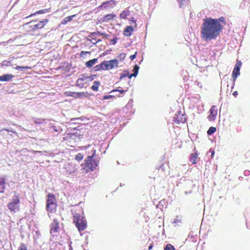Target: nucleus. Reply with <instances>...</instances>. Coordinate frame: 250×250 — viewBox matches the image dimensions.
Here are the masks:
<instances>
[{"instance_id": "f257e3e1", "label": "nucleus", "mask_w": 250, "mask_h": 250, "mask_svg": "<svg viewBox=\"0 0 250 250\" xmlns=\"http://www.w3.org/2000/svg\"><path fill=\"white\" fill-rule=\"evenodd\" d=\"M203 21L201 38L207 41L216 39L220 34L218 31L219 25L215 19L209 17L203 19Z\"/></svg>"}, {"instance_id": "f03ea898", "label": "nucleus", "mask_w": 250, "mask_h": 250, "mask_svg": "<svg viewBox=\"0 0 250 250\" xmlns=\"http://www.w3.org/2000/svg\"><path fill=\"white\" fill-rule=\"evenodd\" d=\"M73 223L79 231L84 230L86 229L87 223L83 215V212L81 208L72 210Z\"/></svg>"}, {"instance_id": "7ed1b4c3", "label": "nucleus", "mask_w": 250, "mask_h": 250, "mask_svg": "<svg viewBox=\"0 0 250 250\" xmlns=\"http://www.w3.org/2000/svg\"><path fill=\"white\" fill-rule=\"evenodd\" d=\"M95 153L92 156H87L84 160V163L81 164L86 173L95 170L98 165V161L93 160Z\"/></svg>"}, {"instance_id": "20e7f679", "label": "nucleus", "mask_w": 250, "mask_h": 250, "mask_svg": "<svg viewBox=\"0 0 250 250\" xmlns=\"http://www.w3.org/2000/svg\"><path fill=\"white\" fill-rule=\"evenodd\" d=\"M47 22H48V20L44 19L37 23H33V22H26L24 26H25L27 32L32 35V33L35 32L37 30H40V29L43 28Z\"/></svg>"}, {"instance_id": "39448f33", "label": "nucleus", "mask_w": 250, "mask_h": 250, "mask_svg": "<svg viewBox=\"0 0 250 250\" xmlns=\"http://www.w3.org/2000/svg\"><path fill=\"white\" fill-rule=\"evenodd\" d=\"M57 206V200L56 196L52 193H48L46 198V211L50 213H56Z\"/></svg>"}, {"instance_id": "423d86ee", "label": "nucleus", "mask_w": 250, "mask_h": 250, "mask_svg": "<svg viewBox=\"0 0 250 250\" xmlns=\"http://www.w3.org/2000/svg\"><path fill=\"white\" fill-rule=\"evenodd\" d=\"M20 199L18 195H15L12 201H11L7 205L8 209L13 212L20 210Z\"/></svg>"}, {"instance_id": "0eeeda50", "label": "nucleus", "mask_w": 250, "mask_h": 250, "mask_svg": "<svg viewBox=\"0 0 250 250\" xmlns=\"http://www.w3.org/2000/svg\"><path fill=\"white\" fill-rule=\"evenodd\" d=\"M64 95L67 97H73L76 99L83 98V97H88L89 95L88 92H71V91H66L64 92Z\"/></svg>"}, {"instance_id": "6e6552de", "label": "nucleus", "mask_w": 250, "mask_h": 250, "mask_svg": "<svg viewBox=\"0 0 250 250\" xmlns=\"http://www.w3.org/2000/svg\"><path fill=\"white\" fill-rule=\"evenodd\" d=\"M118 61L117 59L110 61H104V70H112L115 67H118Z\"/></svg>"}, {"instance_id": "1a4fd4ad", "label": "nucleus", "mask_w": 250, "mask_h": 250, "mask_svg": "<svg viewBox=\"0 0 250 250\" xmlns=\"http://www.w3.org/2000/svg\"><path fill=\"white\" fill-rule=\"evenodd\" d=\"M87 76L84 74L81 75L78 79L75 84L80 88H83V87H86V84H87Z\"/></svg>"}, {"instance_id": "9d476101", "label": "nucleus", "mask_w": 250, "mask_h": 250, "mask_svg": "<svg viewBox=\"0 0 250 250\" xmlns=\"http://www.w3.org/2000/svg\"><path fill=\"white\" fill-rule=\"evenodd\" d=\"M186 114H182L181 111H178L173 117V121L177 124L185 123L186 122Z\"/></svg>"}, {"instance_id": "9b49d317", "label": "nucleus", "mask_w": 250, "mask_h": 250, "mask_svg": "<svg viewBox=\"0 0 250 250\" xmlns=\"http://www.w3.org/2000/svg\"><path fill=\"white\" fill-rule=\"evenodd\" d=\"M100 32H91L88 35L87 40H88L92 44H96L97 42H100L102 40L101 39L98 38L99 35H100Z\"/></svg>"}, {"instance_id": "f8f14e48", "label": "nucleus", "mask_w": 250, "mask_h": 250, "mask_svg": "<svg viewBox=\"0 0 250 250\" xmlns=\"http://www.w3.org/2000/svg\"><path fill=\"white\" fill-rule=\"evenodd\" d=\"M50 232L52 235H54L56 233L59 231V222L57 219H54L52 223L50 224Z\"/></svg>"}, {"instance_id": "ddd939ff", "label": "nucleus", "mask_w": 250, "mask_h": 250, "mask_svg": "<svg viewBox=\"0 0 250 250\" xmlns=\"http://www.w3.org/2000/svg\"><path fill=\"white\" fill-rule=\"evenodd\" d=\"M242 64L240 60L237 61L235 66L232 73V77L233 78V81H235L237 76L240 75V70Z\"/></svg>"}, {"instance_id": "4468645a", "label": "nucleus", "mask_w": 250, "mask_h": 250, "mask_svg": "<svg viewBox=\"0 0 250 250\" xmlns=\"http://www.w3.org/2000/svg\"><path fill=\"white\" fill-rule=\"evenodd\" d=\"M218 113V109L216 106L213 105L211 106L209 110V114L208 116V119L209 121H214L217 116Z\"/></svg>"}, {"instance_id": "2eb2a0df", "label": "nucleus", "mask_w": 250, "mask_h": 250, "mask_svg": "<svg viewBox=\"0 0 250 250\" xmlns=\"http://www.w3.org/2000/svg\"><path fill=\"white\" fill-rule=\"evenodd\" d=\"M215 20L217 21V22L218 24H219V30L218 32L219 33V35L220 34V33L221 31L222 30L223 27L224 25H226V21L225 20V19L224 18V17H221L220 18L218 19H215Z\"/></svg>"}, {"instance_id": "dca6fc26", "label": "nucleus", "mask_w": 250, "mask_h": 250, "mask_svg": "<svg viewBox=\"0 0 250 250\" xmlns=\"http://www.w3.org/2000/svg\"><path fill=\"white\" fill-rule=\"evenodd\" d=\"M6 180L4 176H0V193H4L6 189Z\"/></svg>"}, {"instance_id": "f3484780", "label": "nucleus", "mask_w": 250, "mask_h": 250, "mask_svg": "<svg viewBox=\"0 0 250 250\" xmlns=\"http://www.w3.org/2000/svg\"><path fill=\"white\" fill-rule=\"evenodd\" d=\"M194 150L195 151L194 152L190 154V156L189 157V160L191 162L192 165H195V164H197V159L198 157L199 154L197 152V151H195V148L194 149Z\"/></svg>"}, {"instance_id": "a211bd4d", "label": "nucleus", "mask_w": 250, "mask_h": 250, "mask_svg": "<svg viewBox=\"0 0 250 250\" xmlns=\"http://www.w3.org/2000/svg\"><path fill=\"white\" fill-rule=\"evenodd\" d=\"M116 17L115 14H109L105 15L102 19V22H109L110 21L114 20Z\"/></svg>"}, {"instance_id": "6ab92c4d", "label": "nucleus", "mask_w": 250, "mask_h": 250, "mask_svg": "<svg viewBox=\"0 0 250 250\" xmlns=\"http://www.w3.org/2000/svg\"><path fill=\"white\" fill-rule=\"evenodd\" d=\"M117 1L114 0H110L107 1L103 2L99 7H106V4H108L109 8H113L116 4Z\"/></svg>"}, {"instance_id": "aec40b11", "label": "nucleus", "mask_w": 250, "mask_h": 250, "mask_svg": "<svg viewBox=\"0 0 250 250\" xmlns=\"http://www.w3.org/2000/svg\"><path fill=\"white\" fill-rule=\"evenodd\" d=\"M134 29L132 26H127L125 28L124 31V35L125 36L129 37L132 35Z\"/></svg>"}, {"instance_id": "412c9836", "label": "nucleus", "mask_w": 250, "mask_h": 250, "mask_svg": "<svg viewBox=\"0 0 250 250\" xmlns=\"http://www.w3.org/2000/svg\"><path fill=\"white\" fill-rule=\"evenodd\" d=\"M14 76L10 74H6L0 76V81H9L14 78Z\"/></svg>"}, {"instance_id": "4be33fe9", "label": "nucleus", "mask_w": 250, "mask_h": 250, "mask_svg": "<svg viewBox=\"0 0 250 250\" xmlns=\"http://www.w3.org/2000/svg\"><path fill=\"white\" fill-rule=\"evenodd\" d=\"M12 132L14 133H17L15 131L9 130V129L2 128L0 130V134L2 136L3 138L6 137L7 134V133Z\"/></svg>"}, {"instance_id": "5701e85b", "label": "nucleus", "mask_w": 250, "mask_h": 250, "mask_svg": "<svg viewBox=\"0 0 250 250\" xmlns=\"http://www.w3.org/2000/svg\"><path fill=\"white\" fill-rule=\"evenodd\" d=\"M98 62V59L97 58H94L92 60H90L88 61L87 62H85V65L87 68H91V67H92L94 66V64Z\"/></svg>"}, {"instance_id": "b1692460", "label": "nucleus", "mask_w": 250, "mask_h": 250, "mask_svg": "<svg viewBox=\"0 0 250 250\" xmlns=\"http://www.w3.org/2000/svg\"><path fill=\"white\" fill-rule=\"evenodd\" d=\"M76 16V15H72V16L66 17L62 21V24H66L67 23L71 22L73 20V18Z\"/></svg>"}, {"instance_id": "393cba45", "label": "nucleus", "mask_w": 250, "mask_h": 250, "mask_svg": "<svg viewBox=\"0 0 250 250\" xmlns=\"http://www.w3.org/2000/svg\"><path fill=\"white\" fill-rule=\"evenodd\" d=\"M76 134H73V133H68L63 137V141H70L71 139H74V136H76Z\"/></svg>"}, {"instance_id": "a878e982", "label": "nucleus", "mask_w": 250, "mask_h": 250, "mask_svg": "<svg viewBox=\"0 0 250 250\" xmlns=\"http://www.w3.org/2000/svg\"><path fill=\"white\" fill-rule=\"evenodd\" d=\"M139 70V66H138L137 64H136L134 66V68L133 69V73H132V74H130L128 76V78H131L132 77H136V76L138 74V70Z\"/></svg>"}, {"instance_id": "bb28decb", "label": "nucleus", "mask_w": 250, "mask_h": 250, "mask_svg": "<svg viewBox=\"0 0 250 250\" xmlns=\"http://www.w3.org/2000/svg\"><path fill=\"white\" fill-rule=\"evenodd\" d=\"M100 85V82H97V81H95L94 82H93V84L92 86H91V89L92 90L95 91H97L99 90V87Z\"/></svg>"}, {"instance_id": "cd10ccee", "label": "nucleus", "mask_w": 250, "mask_h": 250, "mask_svg": "<svg viewBox=\"0 0 250 250\" xmlns=\"http://www.w3.org/2000/svg\"><path fill=\"white\" fill-rule=\"evenodd\" d=\"M130 14V12L129 10H124L121 12V13L120 14V17L121 19H125L126 18L127 16H128V15Z\"/></svg>"}, {"instance_id": "c85d7f7f", "label": "nucleus", "mask_w": 250, "mask_h": 250, "mask_svg": "<svg viewBox=\"0 0 250 250\" xmlns=\"http://www.w3.org/2000/svg\"><path fill=\"white\" fill-rule=\"evenodd\" d=\"M95 68L96 71H100L101 70H104V62H101L100 64H98L97 66H95Z\"/></svg>"}, {"instance_id": "c756f323", "label": "nucleus", "mask_w": 250, "mask_h": 250, "mask_svg": "<svg viewBox=\"0 0 250 250\" xmlns=\"http://www.w3.org/2000/svg\"><path fill=\"white\" fill-rule=\"evenodd\" d=\"M45 12H46V10H45V9H43V10H40L39 11H37L36 12L29 15L28 16H26V18H27V17L33 16V15H35L36 14H40V13H44Z\"/></svg>"}, {"instance_id": "7c9ffc66", "label": "nucleus", "mask_w": 250, "mask_h": 250, "mask_svg": "<svg viewBox=\"0 0 250 250\" xmlns=\"http://www.w3.org/2000/svg\"><path fill=\"white\" fill-rule=\"evenodd\" d=\"M216 128L214 126H210L207 131V133L208 135H211L212 133L215 132L216 131Z\"/></svg>"}, {"instance_id": "2f4dec72", "label": "nucleus", "mask_w": 250, "mask_h": 250, "mask_svg": "<svg viewBox=\"0 0 250 250\" xmlns=\"http://www.w3.org/2000/svg\"><path fill=\"white\" fill-rule=\"evenodd\" d=\"M83 158V154H82V153H78V154L75 156V159L78 161H82Z\"/></svg>"}, {"instance_id": "473e14b6", "label": "nucleus", "mask_w": 250, "mask_h": 250, "mask_svg": "<svg viewBox=\"0 0 250 250\" xmlns=\"http://www.w3.org/2000/svg\"><path fill=\"white\" fill-rule=\"evenodd\" d=\"M17 250H28L27 247L25 243H21Z\"/></svg>"}, {"instance_id": "72a5a7b5", "label": "nucleus", "mask_w": 250, "mask_h": 250, "mask_svg": "<svg viewBox=\"0 0 250 250\" xmlns=\"http://www.w3.org/2000/svg\"><path fill=\"white\" fill-rule=\"evenodd\" d=\"M165 250H175L174 246L171 244L166 245L165 247Z\"/></svg>"}, {"instance_id": "f704fd0d", "label": "nucleus", "mask_w": 250, "mask_h": 250, "mask_svg": "<svg viewBox=\"0 0 250 250\" xmlns=\"http://www.w3.org/2000/svg\"><path fill=\"white\" fill-rule=\"evenodd\" d=\"M97 77V76L96 74L90 75L89 76H87V83L89 82V81L94 80V79L96 78Z\"/></svg>"}, {"instance_id": "c9c22d12", "label": "nucleus", "mask_w": 250, "mask_h": 250, "mask_svg": "<svg viewBox=\"0 0 250 250\" xmlns=\"http://www.w3.org/2000/svg\"><path fill=\"white\" fill-rule=\"evenodd\" d=\"M178 2H179L180 4V7H182V5L188 4L189 2V0H177Z\"/></svg>"}, {"instance_id": "e433bc0d", "label": "nucleus", "mask_w": 250, "mask_h": 250, "mask_svg": "<svg viewBox=\"0 0 250 250\" xmlns=\"http://www.w3.org/2000/svg\"><path fill=\"white\" fill-rule=\"evenodd\" d=\"M126 57V54L125 53H121L118 55V57L120 61H124Z\"/></svg>"}, {"instance_id": "4c0bfd02", "label": "nucleus", "mask_w": 250, "mask_h": 250, "mask_svg": "<svg viewBox=\"0 0 250 250\" xmlns=\"http://www.w3.org/2000/svg\"><path fill=\"white\" fill-rule=\"evenodd\" d=\"M129 23L130 24H133L134 27H136L137 26L136 21L135 18H131L129 20Z\"/></svg>"}, {"instance_id": "58836bf2", "label": "nucleus", "mask_w": 250, "mask_h": 250, "mask_svg": "<svg viewBox=\"0 0 250 250\" xmlns=\"http://www.w3.org/2000/svg\"><path fill=\"white\" fill-rule=\"evenodd\" d=\"M30 68H31V67H30V66H17L15 68L16 70H23V69H30Z\"/></svg>"}, {"instance_id": "ea45409f", "label": "nucleus", "mask_w": 250, "mask_h": 250, "mask_svg": "<svg viewBox=\"0 0 250 250\" xmlns=\"http://www.w3.org/2000/svg\"><path fill=\"white\" fill-rule=\"evenodd\" d=\"M10 63V61L4 60L2 62V65L8 66H9Z\"/></svg>"}, {"instance_id": "a19ab883", "label": "nucleus", "mask_w": 250, "mask_h": 250, "mask_svg": "<svg viewBox=\"0 0 250 250\" xmlns=\"http://www.w3.org/2000/svg\"><path fill=\"white\" fill-rule=\"evenodd\" d=\"M87 53H89V54H90L91 52H85V51H81L80 53V56L83 57V55L87 54Z\"/></svg>"}, {"instance_id": "79ce46f5", "label": "nucleus", "mask_w": 250, "mask_h": 250, "mask_svg": "<svg viewBox=\"0 0 250 250\" xmlns=\"http://www.w3.org/2000/svg\"><path fill=\"white\" fill-rule=\"evenodd\" d=\"M137 52H136L135 54H133V55H131L130 56V59L131 61H133L134 60V59H135V58H136V54H137Z\"/></svg>"}, {"instance_id": "37998d69", "label": "nucleus", "mask_w": 250, "mask_h": 250, "mask_svg": "<svg viewBox=\"0 0 250 250\" xmlns=\"http://www.w3.org/2000/svg\"><path fill=\"white\" fill-rule=\"evenodd\" d=\"M113 91H119V92L121 93H123L125 92V90H120V89H114Z\"/></svg>"}, {"instance_id": "c03bdc74", "label": "nucleus", "mask_w": 250, "mask_h": 250, "mask_svg": "<svg viewBox=\"0 0 250 250\" xmlns=\"http://www.w3.org/2000/svg\"><path fill=\"white\" fill-rule=\"evenodd\" d=\"M117 38H114V39H112L111 40V42L112 44H115L116 43V42H117Z\"/></svg>"}, {"instance_id": "a18cd8bd", "label": "nucleus", "mask_w": 250, "mask_h": 250, "mask_svg": "<svg viewBox=\"0 0 250 250\" xmlns=\"http://www.w3.org/2000/svg\"><path fill=\"white\" fill-rule=\"evenodd\" d=\"M100 35H103V36L105 37V38H108V37H109V35L105 34V33L100 32Z\"/></svg>"}, {"instance_id": "49530a36", "label": "nucleus", "mask_w": 250, "mask_h": 250, "mask_svg": "<svg viewBox=\"0 0 250 250\" xmlns=\"http://www.w3.org/2000/svg\"><path fill=\"white\" fill-rule=\"evenodd\" d=\"M52 128H53V130L55 131H58V130L56 126H52Z\"/></svg>"}, {"instance_id": "de8ad7c7", "label": "nucleus", "mask_w": 250, "mask_h": 250, "mask_svg": "<svg viewBox=\"0 0 250 250\" xmlns=\"http://www.w3.org/2000/svg\"><path fill=\"white\" fill-rule=\"evenodd\" d=\"M40 119H37V120L34 121V123L36 124H40L41 123V121H40Z\"/></svg>"}, {"instance_id": "09e8293b", "label": "nucleus", "mask_w": 250, "mask_h": 250, "mask_svg": "<svg viewBox=\"0 0 250 250\" xmlns=\"http://www.w3.org/2000/svg\"><path fill=\"white\" fill-rule=\"evenodd\" d=\"M105 6H106L105 7H100V8L101 9H107V8H109V4H105Z\"/></svg>"}, {"instance_id": "8fccbe9b", "label": "nucleus", "mask_w": 250, "mask_h": 250, "mask_svg": "<svg viewBox=\"0 0 250 250\" xmlns=\"http://www.w3.org/2000/svg\"><path fill=\"white\" fill-rule=\"evenodd\" d=\"M238 94V92L237 91H234V92H233V95L234 96H236Z\"/></svg>"}, {"instance_id": "3c124183", "label": "nucleus", "mask_w": 250, "mask_h": 250, "mask_svg": "<svg viewBox=\"0 0 250 250\" xmlns=\"http://www.w3.org/2000/svg\"><path fill=\"white\" fill-rule=\"evenodd\" d=\"M125 76H126V75H125V74H122V76H121L120 78L122 79V78H123V77H125Z\"/></svg>"}, {"instance_id": "603ef678", "label": "nucleus", "mask_w": 250, "mask_h": 250, "mask_svg": "<svg viewBox=\"0 0 250 250\" xmlns=\"http://www.w3.org/2000/svg\"><path fill=\"white\" fill-rule=\"evenodd\" d=\"M109 97L108 96H105L104 97V99H108Z\"/></svg>"}]
</instances>
